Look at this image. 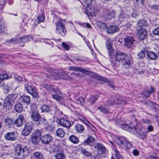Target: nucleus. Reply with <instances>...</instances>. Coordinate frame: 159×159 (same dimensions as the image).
Masks as SVG:
<instances>
[{"instance_id":"nucleus-1","label":"nucleus","mask_w":159,"mask_h":159,"mask_svg":"<svg viewBox=\"0 0 159 159\" xmlns=\"http://www.w3.org/2000/svg\"><path fill=\"white\" fill-rule=\"evenodd\" d=\"M18 97L17 94H10L9 95L4 99L3 104L4 107L6 110L11 109L13 105Z\"/></svg>"},{"instance_id":"nucleus-2","label":"nucleus","mask_w":159,"mask_h":159,"mask_svg":"<svg viewBox=\"0 0 159 159\" xmlns=\"http://www.w3.org/2000/svg\"><path fill=\"white\" fill-rule=\"evenodd\" d=\"M116 143L119 147L125 149H129L132 147L131 144L125 138L123 137L118 138L117 139Z\"/></svg>"},{"instance_id":"nucleus-3","label":"nucleus","mask_w":159,"mask_h":159,"mask_svg":"<svg viewBox=\"0 0 159 159\" xmlns=\"http://www.w3.org/2000/svg\"><path fill=\"white\" fill-rule=\"evenodd\" d=\"M133 131L135 132V134L138 137L142 139H144L147 136V132L145 128L143 127H134L132 129Z\"/></svg>"},{"instance_id":"nucleus-4","label":"nucleus","mask_w":159,"mask_h":159,"mask_svg":"<svg viewBox=\"0 0 159 159\" xmlns=\"http://www.w3.org/2000/svg\"><path fill=\"white\" fill-rule=\"evenodd\" d=\"M16 154L18 155H22L23 156H26L29 153V150L26 147H23L20 144L17 145L15 148Z\"/></svg>"},{"instance_id":"nucleus-5","label":"nucleus","mask_w":159,"mask_h":159,"mask_svg":"<svg viewBox=\"0 0 159 159\" xmlns=\"http://www.w3.org/2000/svg\"><path fill=\"white\" fill-rule=\"evenodd\" d=\"M25 89L29 94H31L34 98H37L38 96V93L36 88L33 87L28 83L25 85Z\"/></svg>"},{"instance_id":"nucleus-6","label":"nucleus","mask_w":159,"mask_h":159,"mask_svg":"<svg viewBox=\"0 0 159 159\" xmlns=\"http://www.w3.org/2000/svg\"><path fill=\"white\" fill-rule=\"evenodd\" d=\"M98 11L97 6L92 5L91 4H88L86 8V13L88 16H95V13L98 12Z\"/></svg>"},{"instance_id":"nucleus-7","label":"nucleus","mask_w":159,"mask_h":159,"mask_svg":"<svg viewBox=\"0 0 159 159\" xmlns=\"http://www.w3.org/2000/svg\"><path fill=\"white\" fill-rule=\"evenodd\" d=\"M106 47L109 51V55L110 57V61L112 63L113 65H115L116 64V61H114L112 59V58L114 57L115 50L113 49L112 47L111 43L109 41L106 42Z\"/></svg>"},{"instance_id":"nucleus-8","label":"nucleus","mask_w":159,"mask_h":159,"mask_svg":"<svg viewBox=\"0 0 159 159\" xmlns=\"http://www.w3.org/2000/svg\"><path fill=\"white\" fill-rule=\"evenodd\" d=\"M33 39V37L31 36H24L23 37L21 38L16 40V39H12L10 40H8L7 41V42L8 43H16L17 42H22L25 43L31 41Z\"/></svg>"},{"instance_id":"nucleus-9","label":"nucleus","mask_w":159,"mask_h":159,"mask_svg":"<svg viewBox=\"0 0 159 159\" xmlns=\"http://www.w3.org/2000/svg\"><path fill=\"white\" fill-rule=\"evenodd\" d=\"M33 125V124L31 122H28L22 131V134L25 136L28 135L31 132Z\"/></svg>"},{"instance_id":"nucleus-10","label":"nucleus","mask_w":159,"mask_h":159,"mask_svg":"<svg viewBox=\"0 0 159 159\" xmlns=\"http://www.w3.org/2000/svg\"><path fill=\"white\" fill-rule=\"evenodd\" d=\"M132 57L127 56L126 58H125L121 63L124 67L127 69H129L132 66Z\"/></svg>"},{"instance_id":"nucleus-11","label":"nucleus","mask_w":159,"mask_h":159,"mask_svg":"<svg viewBox=\"0 0 159 159\" xmlns=\"http://www.w3.org/2000/svg\"><path fill=\"white\" fill-rule=\"evenodd\" d=\"M137 35L140 40H143L146 37L147 32L145 28H142L137 30Z\"/></svg>"},{"instance_id":"nucleus-12","label":"nucleus","mask_w":159,"mask_h":159,"mask_svg":"<svg viewBox=\"0 0 159 159\" xmlns=\"http://www.w3.org/2000/svg\"><path fill=\"white\" fill-rule=\"evenodd\" d=\"M127 56V55L125 53L119 52L116 53L114 57H115L116 61L121 62L125 58H126Z\"/></svg>"},{"instance_id":"nucleus-13","label":"nucleus","mask_w":159,"mask_h":159,"mask_svg":"<svg viewBox=\"0 0 159 159\" xmlns=\"http://www.w3.org/2000/svg\"><path fill=\"white\" fill-rule=\"evenodd\" d=\"M95 140V138L93 137L90 136L88 137L86 140L81 142V144L84 146L88 145L90 146H92Z\"/></svg>"},{"instance_id":"nucleus-14","label":"nucleus","mask_w":159,"mask_h":159,"mask_svg":"<svg viewBox=\"0 0 159 159\" xmlns=\"http://www.w3.org/2000/svg\"><path fill=\"white\" fill-rule=\"evenodd\" d=\"M124 46L127 48H130L133 45L135 40L134 38L128 37L125 38Z\"/></svg>"},{"instance_id":"nucleus-15","label":"nucleus","mask_w":159,"mask_h":159,"mask_svg":"<svg viewBox=\"0 0 159 159\" xmlns=\"http://www.w3.org/2000/svg\"><path fill=\"white\" fill-rule=\"evenodd\" d=\"M143 123L147 125L145 127H146L145 129L147 133L152 132L153 131V127L150 125L151 121L147 119H143Z\"/></svg>"},{"instance_id":"nucleus-16","label":"nucleus","mask_w":159,"mask_h":159,"mask_svg":"<svg viewBox=\"0 0 159 159\" xmlns=\"http://www.w3.org/2000/svg\"><path fill=\"white\" fill-rule=\"evenodd\" d=\"M41 139L43 143L48 144L52 140L53 138L51 135L48 134L43 135Z\"/></svg>"},{"instance_id":"nucleus-17","label":"nucleus","mask_w":159,"mask_h":159,"mask_svg":"<svg viewBox=\"0 0 159 159\" xmlns=\"http://www.w3.org/2000/svg\"><path fill=\"white\" fill-rule=\"evenodd\" d=\"M30 112L32 119L36 122L39 121L41 119V117L38 111H31Z\"/></svg>"},{"instance_id":"nucleus-18","label":"nucleus","mask_w":159,"mask_h":159,"mask_svg":"<svg viewBox=\"0 0 159 159\" xmlns=\"http://www.w3.org/2000/svg\"><path fill=\"white\" fill-rule=\"evenodd\" d=\"M4 137L6 140L10 141H15L16 139V136L14 132L7 133L4 135Z\"/></svg>"},{"instance_id":"nucleus-19","label":"nucleus","mask_w":159,"mask_h":159,"mask_svg":"<svg viewBox=\"0 0 159 159\" xmlns=\"http://www.w3.org/2000/svg\"><path fill=\"white\" fill-rule=\"evenodd\" d=\"M69 70H74L77 71H79L84 74H89V71L84 68L78 67H74L70 66L69 67Z\"/></svg>"},{"instance_id":"nucleus-20","label":"nucleus","mask_w":159,"mask_h":159,"mask_svg":"<svg viewBox=\"0 0 159 159\" xmlns=\"http://www.w3.org/2000/svg\"><path fill=\"white\" fill-rule=\"evenodd\" d=\"M114 120L115 121V123L117 125H121V128L124 130L127 131H130L132 130L133 131V128L131 127H129L128 125L126 124H121L120 122V120L117 119H115Z\"/></svg>"},{"instance_id":"nucleus-21","label":"nucleus","mask_w":159,"mask_h":159,"mask_svg":"<svg viewBox=\"0 0 159 159\" xmlns=\"http://www.w3.org/2000/svg\"><path fill=\"white\" fill-rule=\"evenodd\" d=\"M60 125L66 128L69 127L71 125L70 121L66 120V118L61 117L60 118Z\"/></svg>"},{"instance_id":"nucleus-22","label":"nucleus","mask_w":159,"mask_h":159,"mask_svg":"<svg viewBox=\"0 0 159 159\" xmlns=\"http://www.w3.org/2000/svg\"><path fill=\"white\" fill-rule=\"evenodd\" d=\"M24 120V119L23 116L20 115L18 117L16 120H14V124L18 127H20L22 125Z\"/></svg>"},{"instance_id":"nucleus-23","label":"nucleus","mask_w":159,"mask_h":159,"mask_svg":"<svg viewBox=\"0 0 159 159\" xmlns=\"http://www.w3.org/2000/svg\"><path fill=\"white\" fill-rule=\"evenodd\" d=\"M155 91L154 88L151 86L150 88H148L147 89L145 90L142 94L145 98L148 97L150 94L153 93Z\"/></svg>"},{"instance_id":"nucleus-24","label":"nucleus","mask_w":159,"mask_h":159,"mask_svg":"<svg viewBox=\"0 0 159 159\" xmlns=\"http://www.w3.org/2000/svg\"><path fill=\"white\" fill-rule=\"evenodd\" d=\"M129 17V16L127 14H125L124 11H121L119 16L118 19L119 21L121 22L126 21Z\"/></svg>"},{"instance_id":"nucleus-25","label":"nucleus","mask_w":159,"mask_h":159,"mask_svg":"<svg viewBox=\"0 0 159 159\" xmlns=\"http://www.w3.org/2000/svg\"><path fill=\"white\" fill-rule=\"evenodd\" d=\"M66 24V21L65 20H63L61 18H60V27L61 28L62 32L63 34H62V35L64 37L66 35V33L67 32V31L66 30L65 25ZM60 29H61L60 28Z\"/></svg>"},{"instance_id":"nucleus-26","label":"nucleus","mask_w":159,"mask_h":159,"mask_svg":"<svg viewBox=\"0 0 159 159\" xmlns=\"http://www.w3.org/2000/svg\"><path fill=\"white\" fill-rule=\"evenodd\" d=\"M94 147L98 149V151L101 153H103L106 151V148L101 143H97L94 144Z\"/></svg>"},{"instance_id":"nucleus-27","label":"nucleus","mask_w":159,"mask_h":159,"mask_svg":"<svg viewBox=\"0 0 159 159\" xmlns=\"http://www.w3.org/2000/svg\"><path fill=\"white\" fill-rule=\"evenodd\" d=\"M20 99L23 104L28 105L30 102V98L29 96L23 95L21 96Z\"/></svg>"},{"instance_id":"nucleus-28","label":"nucleus","mask_w":159,"mask_h":159,"mask_svg":"<svg viewBox=\"0 0 159 159\" xmlns=\"http://www.w3.org/2000/svg\"><path fill=\"white\" fill-rule=\"evenodd\" d=\"M98 96L97 95H93L90 96L88 99L87 103L88 105H92L98 99Z\"/></svg>"},{"instance_id":"nucleus-29","label":"nucleus","mask_w":159,"mask_h":159,"mask_svg":"<svg viewBox=\"0 0 159 159\" xmlns=\"http://www.w3.org/2000/svg\"><path fill=\"white\" fill-rule=\"evenodd\" d=\"M119 30V28L115 25L111 26L109 27L107 30V32L109 33H114Z\"/></svg>"},{"instance_id":"nucleus-30","label":"nucleus","mask_w":159,"mask_h":159,"mask_svg":"<svg viewBox=\"0 0 159 159\" xmlns=\"http://www.w3.org/2000/svg\"><path fill=\"white\" fill-rule=\"evenodd\" d=\"M14 109L16 112L20 113L23 110L22 105L21 103L16 102L14 106Z\"/></svg>"},{"instance_id":"nucleus-31","label":"nucleus","mask_w":159,"mask_h":159,"mask_svg":"<svg viewBox=\"0 0 159 159\" xmlns=\"http://www.w3.org/2000/svg\"><path fill=\"white\" fill-rule=\"evenodd\" d=\"M62 79L63 80H66L69 81L72 80V78L67 74L64 72H60V79Z\"/></svg>"},{"instance_id":"nucleus-32","label":"nucleus","mask_w":159,"mask_h":159,"mask_svg":"<svg viewBox=\"0 0 159 159\" xmlns=\"http://www.w3.org/2000/svg\"><path fill=\"white\" fill-rule=\"evenodd\" d=\"M98 79L100 80L107 84L111 88H114V85L113 83L109 81L106 78L100 76Z\"/></svg>"},{"instance_id":"nucleus-33","label":"nucleus","mask_w":159,"mask_h":159,"mask_svg":"<svg viewBox=\"0 0 159 159\" xmlns=\"http://www.w3.org/2000/svg\"><path fill=\"white\" fill-rule=\"evenodd\" d=\"M113 149L114 151V154L116 157V159H124L120 154V152L116 148L114 147Z\"/></svg>"},{"instance_id":"nucleus-34","label":"nucleus","mask_w":159,"mask_h":159,"mask_svg":"<svg viewBox=\"0 0 159 159\" xmlns=\"http://www.w3.org/2000/svg\"><path fill=\"white\" fill-rule=\"evenodd\" d=\"M69 140L74 144H78L80 142L79 139L74 135H71L69 138Z\"/></svg>"},{"instance_id":"nucleus-35","label":"nucleus","mask_w":159,"mask_h":159,"mask_svg":"<svg viewBox=\"0 0 159 159\" xmlns=\"http://www.w3.org/2000/svg\"><path fill=\"white\" fill-rule=\"evenodd\" d=\"M150 104H151V108L152 110L159 115V105L156 103H154L151 102H150Z\"/></svg>"},{"instance_id":"nucleus-36","label":"nucleus","mask_w":159,"mask_h":159,"mask_svg":"<svg viewBox=\"0 0 159 159\" xmlns=\"http://www.w3.org/2000/svg\"><path fill=\"white\" fill-rule=\"evenodd\" d=\"M116 13L115 11L113 10L109 11L107 13L106 17L108 20H111L115 17Z\"/></svg>"},{"instance_id":"nucleus-37","label":"nucleus","mask_w":159,"mask_h":159,"mask_svg":"<svg viewBox=\"0 0 159 159\" xmlns=\"http://www.w3.org/2000/svg\"><path fill=\"white\" fill-rule=\"evenodd\" d=\"M34 159H44L43 154L39 152H36L33 155Z\"/></svg>"},{"instance_id":"nucleus-38","label":"nucleus","mask_w":159,"mask_h":159,"mask_svg":"<svg viewBox=\"0 0 159 159\" xmlns=\"http://www.w3.org/2000/svg\"><path fill=\"white\" fill-rule=\"evenodd\" d=\"M75 128L76 131L79 133L83 132L84 129V127L80 124H77L75 126Z\"/></svg>"},{"instance_id":"nucleus-39","label":"nucleus","mask_w":159,"mask_h":159,"mask_svg":"<svg viewBox=\"0 0 159 159\" xmlns=\"http://www.w3.org/2000/svg\"><path fill=\"white\" fill-rule=\"evenodd\" d=\"M37 19L38 20L34 22V24L35 25H37L39 23L43 22L45 20V16L43 14H41L38 16Z\"/></svg>"},{"instance_id":"nucleus-40","label":"nucleus","mask_w":159,"mask_h":159,"mask_svg":"<svg viewBox=\"0 0 159 159\" xmlns=\"http://www.w3.org/2000/svg\"><path fill=\"white\" fill-rule=\"evenodd\" d=\"M31 136L38 138L41 139L42 131L41 130L36 129L31 135Z\"/></svg>"},{"instance_id":"nucleus-41","label":"nucleus","mask_w":159,"mask_h":159,"mask_svg":"<svg viewBox=\"0 0 159 159\" xmlns=\"http://www.w3.org/2000/svg\"><path fill=\"white\" fill-rule=\"evenodd\" d=\"M148 57L152 60H155L157 57V54L153 52L149 51L147 55Z\"/></svg>"},{"instance_id":"nucleus-42","label":"nucleus","mask_w":159,"mask_h":159,"mask_svg":"<svg viewBox=\"0 0 159 159\" xmlns=\"http://www.w3.org/2000/svg\"><path fill=\"white\" fill-rule=\"evenodd\" d=\"M40 109L42 110V112H47L51 111V108L50 107L45 105L42 106Z\"/></svg>"},{"instance_id":"nucleus-43","label":"nucleus","mask_w":159,"mask_h":159,"mask_svg":"<svg viewBox=\"0 0 159 159\" xmlns=\"http://www.w3.org/2000/svg\"><path fill=\"white\" fill-rule=\"evenodd\" d=\"M11 78V76L8 75L7 73H2L0 74V80H8Z\"/></svg>"},{"instance_id":"nucleus-44","label":"nucleus","mask_w":159,"mask_h":159,"mask_svg":"<svg viewBox=\"0 0 159 159\" xmlns=\"http://www.w3.org/2000/svg\"><path fill=\"white\" fill-rule=\"evenodd\" d=\"M137 25L139 27L147 26L148 24L146 21L144 20H141L138 21Z\"/></svg>"},{"instance_id":"nucleus-45","label":"nucleus","mask_w":159,"mask_h":159,"mask_svg":"<svg viewBox=\"0 0 159 159\" xmlns=\"http://www.w3.org/2000/svg\"><path fill=\"white\" fill-rule=\"evenodd\" d=\"M40 140H41V138H38L31 136V140L32 142L34 145H37L38 144Z\"/></svg>"},{"instance_id":"nucleus-46","label":"nucleus","mask_w":159,"mask_h":159,"mask_svg":"<svg viewBox=\"0 0 159 159\" xmlns=\"http://www.w3.org/2000/svg\"><path fill=\"white\" fill-rule=\"evenodd\" d=\"M116 104H121L125 105L126 104V102L121 98H117L115 99Z\"/></svg>"},{"instance_id":"nucleus-47","label":"nucleus","mask_w":159,"mask_h":159,"mask_svg":"<svg viewBox=\"0 0 159 159\" xmlns=\"http://www.w3.org/2000/svg\"><path fill=\"white\" fill-rule=\"evenodd\" d=\"M58 147L56 146L55 148L54 149L53 151L54 152H57V153L54 154V156L57 159H60V153L59 151H58Z\"/></svg>"},{"instance_id":"nucleus-48","label":"nucleus","mask_w":159,"mask_h":159,"mask_svg":"<svg viewBox=\"0 0 159 159\" xmlns=\"http://www.w3.org/2000/svg\"><path fill=\"white\" fill-rule=\"evenodd\" d=\"M5 122L8 125H12L14 124V120H12L9 118L5 119Z\"/></svg>"},{"instance_id":"nucleus-49","label":"nucleus","mask_w":159,"mask_h":159,"mask_svg":"<svg viewBox=\"0 0 159 159\" xmlns=\"http://www.w3.org/2000/svg\"><path fill=\"white\" fill-rule=\"evenodd\" d=\"M137 56L139 59H143L145 57V53L144 52V51L141 50Z\"/></svg>"},{"instance_id":"nucleus-50","label":"nucleus","mask_w":159,"mask_h":159,"mask_svg":"<svg viewBox=\"0 0 159 159\" xmlns=\"http://www.w3.org/2000/svg\"><path fill=\"white\" fill-rule=\"evenodd\" d=\"M62 47L66 51L69 50L70 49V46L65 42L62 43Z\"/></svg>"},{"instance_id":"nucleus-51","label":"nucleus","mask_w":159,"mask_h":159,"mask_svg":"<svg viewBox=\"0 0 159 159\" xmlns=\"http://www.w3.org/2000/svg\"><path fill=\"white\" fill-rule=\"evenodd\" d=\"M149 7L152 10H159V4L158 5H149Z\"/></svg>"},{"instance_id":"nucleus-52","label":"nucleus","mask_w":159,"mask_h":159,"mask_svg":"<svg viewBox=\"0 0 159 159\" xmlns=\"http://www.w3.org/2000/svg\"><path fill=\"white\" fill-rule=\"evenodd\" d=\"M116 100H114V98L112 97L111 99L108 100L107 102L108 103L107 104V105L108 106L109 105H113L114 104H116Z\"/></svg>"},{"instance_id":"nucleus-53","label":"nucleus","mask_w":159,"mask_h":159,"mask_svg":"<svg viewBox=\"0 0 159 159\" xmlns=\"http://www.w3.org/2000/svg\"><path fill=\"white\" fill-rule=\"evenodd\" d=\"M78 104L83 105L84 102V100L83 97H80L76 99Z\"/></svg>"},{"instance_id":"nucleus-54","label":"nucleus","mask_w":159,"mask_h":159,"mask_svg":"<svg viewBox=\"0 0 159 159\" xmlns=\"http://www.w3.org/2000/svg\"><path fill=\"white\" fill-rule=\"evenodd\" d=\"M52 97L57 101H59L60 100V96L58 94L56 93L52 94Z\"/></svg>"},{"instance_id":"nucleus-55","label":"nucleus","mask_w":159,"mask_h":159,"mask_svg":"<svg viewBox=\"0 0 159 159\" xmlns=\"http://www.w3.org/2000/svg\"><path fill=\"white\" fill-rule=\"evenodd\" d=\"M98 109L103 113H107L108 112V110H107L105 107L102 106L98 107Z\"/></svg>"},{"instance_id":"nucleus-56","label":"nucleus","mask_w":159,"mask_h":159,"mask_svg":"<svg viewBox=\"0 0 159 159\" xmlns=\"http://www.w3.org/2000/svg\"><path fill=\"white\" fill-rule=\"evenodd\" d=\"M81 152L83 154L87 156H89L91 155L90 153L85 149H82L81 150Z\"/></svg>"},{"instance_id":"nucleus-57","label":"nucleus","mask_w":159,"mask_h":159,"mask_svg":"<svg viewBox=\"0 0 159 159\" xmlns=\"http://www.w3.org/2000/svg\"><path fill=\"white\" fill-rule=\"evenodd\" d=\"M144 0H134V3L137 5H142L143 4V2Z\"/></svg>"},{"instance_id":"nucleus-58","label":"nucleus","mask_w":159,"mask_h":159,"mask_svg":"<svg viewBox=\"0 0 159 159\" xmlns=\"http://www.w3.org/2000/svg\"><path fill=\"white\" fill-rule=\"evenodd\" d=\"M61 10L63 11H60V13H61L63 14H66V12L67 11V8L65 6H62L61 7Z\"/></svg>"},{"instance_id":"nucleus-59","label":"nucleus","mask_w":159,"mask_h":159,"mask_svg":"<svg viewBox=\"0 0 159 159\" xmlns=\"http://www.w3.org/2000/svg\"><path fill=\"white\" fill-rule=\"evenodd\" d=\"M56 25V30L57 33H59V30L60 29V20H58L57 23H55Z\"/></svg>"},{"instance_id":"nucleus-60","label":"nucleus","mask_w":159,"mask_h":159,"mask_svg":"<svg viewBox=\"0 0 159 159\" xmlns=\"http://www.w3.org/2000/svg\"><path fill=\"white\" fill-rule=\"evenodd\" d=\"M132 25V24L131 22L127 23L124 26L125 29L126 30L129 29Z\"/></svg>"},{"instance_id":"nucleus-61","label":"nucleus","mask_w":159,"mask_h":159,"mask_svg":"<svg viewBox=\"0 0 159 159\" xmlns=\"http://www.w3.org/2000/svg\"><path fill=\"white\" fill-rule=\"evenodd\" d=\"M98 25L102 29L106 28L107 26L106 25L102 22H99L98 23Z\"/></svg>"},{"instance_id":"nucleus-62","label":"nucleus","mask_w":159,"mask_h":159,"mask_svg":"<svg viewBox=\"0 0 159 159\" xmlns=\"http://www.w3.org/2000/svg\"><path fill=\"white\" fill-rule=\"evenodd\" d=\"M54 126L53 125H48L47 127V129L49 131H52L54 130Z\"/></svg>"},{"instance_id":"nucleus-63","label":"nucleus","mask_w":159,"mask_h":159,"mask_svg":"<svg viewBox=\"0 0 159 159\" xmlns=\"http://www.w3.org/2000/svg\"><path fill=\"white\" fill-rule=\"evenodd\" d=\"M153 33L155 35H159V28L155 29L153 31Z\"/></svg>"},{"instance_id":"nucleus-64","label":"nucleus","mask_w":159,"mask_h":159,"mask_svg":"<svg viewBox=\"0 0 159 159\" xmlns=\"http://www.w3.org/2000/svg\"><path fill=\"white\" fill-rule=\"evenodd\" d=\"M37 107L35 104H32L30 106V108L32 111H37L36 110Z\"/></svg>"}]
</instances>
